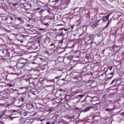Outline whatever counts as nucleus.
Instances as JSON below:
<instances>
[{
    "mask_svg": "<svg viewBox=\"0 0 124 124\" xmlns=\"http://www.w3.org/2000/svg\"><path fill=\"white\" fill-rule=\"evenodd\" d=\"M27 27H31V25L28 24V25H27Z\"/></svg>",
    "mask_w": 124,
    "mask_h": 124,
    "instance_id": "43",
    "label": "nucleus"
},
{
    "mask_svg": "<svg viewBox=\"0 0 124 124\" xmlns=\"http://www.w3.org/2000/svg\"><path fill=\"white\" fill-rule=\"evenodd\" d=\"M40 9H41L40 8H37L34 9V10L35 11H38L39 10H40Z\"/></svg>",
    "mask_w": 124,
    "mask_h": 124,
    "instance_id": "18",
    "label": "nucleus"
},
{
    "mask_svg": "<svg viewBox=\"0 0 124 124\" xmlns=\"http://www.w3.org/2000/svg\"><path fill=\"white\" fill-rule=\"evenodd\" d=\"M63 35V33L61 32L57 35H56V37H60V36H62Z\"/></svg>",
    "mask_w": 124,
    "mask_h": 124,
    "instance_id": "12",
    "label": "nucleus"
},
{
    "mask_svg": "<svg viewBox=\"0 0 124 124\" xmlns=\"http://www.w3.org/2000/svg\"><path fill=\"white\" fill-rule=\"evenodd\" d=\"M90 109H91V107H87V108L84 110V112H88V111H90Z\"/></svg>",
    "mask_w": 124,
    "mask_h": 124,
    "instance_id": "10",
    "label": "nucleus"
},
{
    "mask_svg": "<svg viewBox=\"0 0 124 124\" xmlns=\"http://www.w3.org/2000/svg\"><path fill=\"white\" fill-rule=\"evenodd\" d=\"M40 60H42V58H40Z\"/></svg>",
    "mask_w": 124,
    "mask_h": 124,
    "instance_id": "53",
    "label": "nucleus"
},
{
    "mask_svg": "<svg viewBox=\"0 0 124 124\" xmlns=\"http://www.w3.org/2000/svg\"><path fill=\"white\" fill-rule=\"evenodd\" d=\"M110 15H111V14H108V15H107L106 16H104V17H103L102 18V21L103 22V23H105V22H106V21H108V20H109V17H110Z\"/></svg>",
    "mask_w": 124,
    "mask_h": 124,
    "instance_id": "4",
    "label": "nucleus"
},
{
    "mask_svg": "<svg viewBox=\"0 0 124 124\" xmlns=\"http://www.w3.org/2000/svg\"><path fill=\"white\" fill-rule=\"evenodd\" d=\"M112 78H113V76H112L111 77H110V78H109V79H112Z\"/></svg>",
    "mask_w": 124,
    "mask_h": 124,
    "instance_id": "40",
    "label": "nucleus"
},
{
    "mask_svg": "<svg viewBox=\"0 0 124 124\" xmlns=\"http://www.w3.org/2000/svg\"><path fill=\"white\" fill-rule=\"evenodd\" d=\"M29 64H30V62L28 60V59H24L22 58L20 59L18 63L16 64V68L17 69H22V68H24L25 70H28V71H30V66H29Z\"/></svg>",
    "mask_w": 124,
    "mask_h": 124,
    "instance_id": "1",
    "label": "nucleus"
},
{
    "mask_svg": "<svg viewBox=\"0 0 124 124\" xmlns=\"http://www.w3.org/2000/svg\"><path fill=\"white\" fill-rule=\"evenodd\" d=\"M0 36H1V34H0Z\"/></svg>",
    "mask_w": 124,
    "mask_h": 124,
    "instance_id": "52",
    "label": "nucleus"
},
{
    "mask_svg": "<svg viewBox=\"0 0 124 124\" xmlns=\"http://www.w3.org/2000/svg\"><path fill=\"white\" fill-rule=\"evenodd\" d=\"M62 81H65V79H64V78H62Z\"/></svg>",
    "mask_w": 124,
    "mask_h": 124,
    "instance_id": "41",
    "label": "nucleus"
},
{
    "mask_svg": "<svg viewBox=\"0 0 124 124\" xmlns=\"http://www.w3.org/2000/svg\"><path fill=\"white\" fill-rule=\"evenodd\" d=\"M60 43H61V44H62V43H63V40L60 41Z\"/></svg>",
    "mask_w": 124,
    "mask_h": 124,
    "instance_id": "25",
    "label": "nucleus"
},
{
    "mask_svg": "<svg viewBox=\"0 0 124 124\" xmlns=\"http://www.w3.org/2000/svg\"><path fill=\"white\" fill-rule=\"evenodd\" d=\"M46 20L47 19H44L43 21V24L44 25V26H46V27H49V22H46Z\"/></svg>",
    "mask_w": 124,
    "mask_h": 124,
    "instance_id": "8",
    "label": "nucleus"
},
{
    "mask_svg": "<svg viewBox=\"0 0 124 124\" xmlns=\"http://www.w3.org/2000/svg\"><path fill=\"white\" fill-rule=\"evenodd\" d=\"M68 30V29H64V31H67Z\"/></svg>",
    "mask_w": 124,
    "mask_h": 124,
    "instance_id": "34",
    "label": "nucleus"
},
{
    "mask_svg": "<svg viewBox=\"0 0 124 124\" xmlns=\"http://www.w3.org/2000/svg\"><path fill=\"white\" fill-rule=\"evenodd\" d=\"M108 69H109V70H112V69H113V67H112V66H109V67H108Z\"/></svg>",
    "mask_w": 124,
    "mask_h": 124,
    "instance_id": "23",
    "label": "nucleus"
},
{
    "mask_svg": "<svg viewBox=\"0 0 124 124\" xmlns=\"http://www.w3.org/2000/svg\"><path fill=\"white\" fill-rule=\"evenodd\" d=\"M13 5L14 6H16V5H17V3H14Z\"/></svg>",
    "mask_w": 124,
    "mask_h": 124,
    "instance_id": "33",
    "label": "nucleus"
},
{
    "mask_svg": "<svg viewBox=\"0 0 124 124\" xmlns=\"http://www.w3.org/2000/svg\"><path fill=\"white\" fill-rule=\"evenodd\" d=\"M14 92V90L11 89H6L4 91H2L0 95L1 96L3 97V98H8L10 96V94Z\"/></svg>",
    "mask_w": 124,
    "mask_h": 124,
    "instance_id": "2",
    "label": "nucleus"
},
{
    "mask_svg": "<svg viewBox=\"0 0 124 124\" xmlns=\"http://www.w3.org/2000/svg\"><path fill=\"white\" fill-rule=\"evenodd\" d=\"M9 17H10V20H11V21H13V20H14V19H13L12 17H11V16H9Z\"/></svg>",
    "mask_w": 124,
    "mask_h": 124,
    "instance_id": "27",
    "label": "nucleus"
},
{
    "mask_svg": "<svg viewBox=\"0 0 124 124\" xmlns=\"http://www.w3.org/2000/svg\"><path fill=\"white\" fill-rule=\"evenodd\" d=\"M109 75H114V73L111 72V73H109Z\"/></svg>",
    "mask_w": 124,
    "mask_h": 124,
    "instance_id": "30",
    "label": "nucleus"
},
{
    "mask_svg": "<svg viewBox=\"0 0 124 124\" xmlns=\"http://www.w3.org/2000/svg\"><path fill=\"white\" fill-rule=\"evenodd\" d=\"M61 30H63V28H61Z\"/></svg>",
    "mask_w": 124,
    "mask_h": 124,
    "instance_id": "51",
    "label": "nucleus"
},
{
    "mask_svg": "<svg viewBox=\"0 0 124 124\" xmlns=\"http://www.w3.org/2000/svg\"><path fill=\"white\" fill-rule=\"evenodd\" d=\"M78 97H80V98H82V97H83L84 95L82 94H79V95H78Z\"/></svg>",
    "mask_w": 124,
    "mask_h": 124,
    "instance_id": "19",
    "label": "nucleus"
},
{
    "mask_svg": "<svg viewBox=\"0 0 124 124\" xmlns=\"http://www.w3.org/2000/svg\"><path fill=\"white\" fill-rule=\"evenodd\" d=\"M115 81H116V80H115V79H113V80L111 81V83H110V85H113V84H114V83L115 82Z\"/></svg>",
    "mask_w": 124,
    "mask_h": 124,
    "instance_id": "21",
    "label": "nucleus"
},
{
    "mask_svg": "<svg viewBox=\"0 0 124 124\" xmlns=\"http://www.w3.org/2000/svg\"><path fill=\"white\" fill-rule=\"evenodd\" d=\"M47 13H49L50 14V10H47Z\"/></svg>",
    "mask_w": 124,
    "mask_h": 124,
    "instance_id": "31",
    "label": "nucleus"
},
{
    "mask_svg": "<svg viewBox=\"0 0 124 124\" xmlns=\"http://www.w3.org/2000/svg\"><path fill=\"white\" fill-rule=\"evenodd\" d=\"M86 59L87 60H89V57L87 56V57H86Z\"/></svg>",
    "mask_w": 124,
    "mask_h": 124,
    "instance_id": "39",
    "label": "nucleus"
},
{
    "mask_svg": "<svg viewBox=\"0 0 124 124\" xmlns=\"http://www.w3.org/2000/svg\"><path fill=\"white\" fill-rule=\"evenodd\" d=\"M94 34H89L88 36L90 40H91V39H94Z\"/></svg>",
    "mask_w": 124,
    "mask_h": 124,
    "instance_id": "9",
    "label": "nucleus"
},
{
    "mask_svg": "<svg viewBox=\"0 0 124 124\" xmlns=\"http://www.w3.org/2000/svg\"><path fill=\"white\" fill-rule=\"evenodd\" d=\"M24 37V35H22V37Z\"/></svg>",
    "mask_w": 124,
    "mask_h": 124,
    "instance_id": "50",
    "label": "nucleus"
},
{
    "mask_svg": "<svg viewBox=\"0 0 124 124\" xmlns=\"http://www.w3.org/2000/svg\"><path fill=\"white\" fill-rule=\"evenodd\" d=\"M112 35H115V34L114 33L112 34Z\"/></svg>",
    "mask_w": 124,
    "mask_h": 124,
    "instance_id": "49",
    "label": "nucleus"
},
{
    "mask_svg": "<svg viewBox=\"0 0 124 124\" xmlns=\"http://www.w3.org/2000/svg\"><path fill=\"white\" fill-rule=\"evenodd\" d=\"M112 110H113V108L108 109V108H106L105 109V110L107 112H111Z\"/></svg>",
    "mask_w": 124,
    "mask_h": 124,
    "instance_id": "13",
    "label": "nucleus"
},
{
    "mask_svg": "<svg viewBox=\"0 0 124 124\" xmlns=\"http://www.w3.org/2000/svg\"><path fill=\"white\" fill-rule=\"evenodd\" d=\"M67 30H70V28H68V29H67Z\"/></svg>",
    "mask_w": 124,
    "mask_h": 124,
    "instance_id": "48",
    "label": "nucleus"
},
{
    "mask_svg": "<svg viewBox=\"0 0 124 124\" xmlns=\"http://www.w3.org/2000/svg\"><path fill=\"white\" fill-rule=\"evenodd\" d=\"M100 21H101V19H98V20H97V23H99Z\"/></svg>",
    "mask_w": 124,
    "mask_h": 124,
    "instance_id": "29",
    "label": "nucleus"
},
{
    "mask_svg": "<svg viewBox=\"0 0 124 124\" xmlns=\"http://www.w3.org/2000/svg\"><path fill=\"white\" fill-rule=\"evenodd\" d=\"M51 124V123L49 122H47L46 123V124Z\"/></svg>",
    "mask_w": 124,
    "mask_h": 124,
    "instance_id": "36",
    "label": "nucleus"
},
{
    "mask_svg": "<svg viewBox=\"0 0 124 124\" xmlns=\"http://www.w3.org/2000/svg\"><path fill=\"white\" fill-rule=\"evenodd\" d=\"M15 20H16V19H17V20H18V21H20V22H22V18L20 17L15 18Z\"/></svg>",
    "mask_w": 124,
    "mask_h": 124,
    "instance_id": "15",
    "label": "nucleus"
},
{
    "mask_svg": "<svg viewBox=\"0 0 124 124\" xmlns=\"http://www.w3.org/2000/svg\"><path fill=\"white\" fill-rule=\"evenodd\" d=\"M61 1V0H49V5L50 7H56V5Z\"/></svg>",
    "mask_w": 124,
    "mask_h": 124,
    "instance_id": "3",
    "label": "nucleus"
},
{
    "mask_svg": "<svg viewBox=\"0 0 124 124\" xmlns=\"http://www.w3.org/2000/svg\"><path fill=\"white\" fill-rule=\"evenodd\" d=\"M0 52L1 54H2L3 55H4V54H5V52H7V50H6V49H1L0 50Z\"/></svg>",
    "mask_w": 124,
    "mask_h": 124,
    "instance_id": "11",
    "label": "nucleus"
},
{
    "mask_svg": "<svg viewBox=\"0 0 124 124\" xmlns=\"http://www.w3.org/2000/svg\"><path fill=\"white\" fill-rule=\"evenodd\" d=\"M49 17V16H46V18L44 19V20H46V23H50L51 17H50V16H49V17Z\"/></svg>",
    "mask_w": 124,
    "mask_h": 124,
    "instance_id": "6",
    "label": "nucleus"
},
{
    "mask_svg": "<svg viewBox=\"0 0 124 124\" xmlns=\"http://www.w3.org/2000/svg\"><path fill=\"white\" fill-rule=\"evenodd\" d=\"M30 6H31V4H29Z\"/></svg>",
    "mask_w": 124,
    "mask_h": 124,
    "instance_id": "47",
    "label": "nucleus"
},
{
    "mask_svg": "<svg viewBox=\"0 0 124 124\" xmlns=\"http://www.w3.org/2000/svg\"><path fill=\"white\" fill-rule=\"evenodd\" d=\"M97 36L98 37H100V36H101V33H97Z\"/></svg>",
    "mask_w": 124,
    "mask_h": 124,
    "instance_id": "20",
    "label": "nucleus"
},
{
    "mask_svg": "<svg viewBox=\"0 0 124 124\" xmlns=\"http://www.w3.org/2000/svg\"><path fill=\"white\" fill-rule=\"evenodd\" d=\"M20 42L22 43L23 42V41H20Z\"/></svg>",
    "mask_w": 124,
    "mask_h": 124,
    "instance_id": "46",
    "label": "nucleus"
},
{
    "mask_svg": "<svg viewBox=\"0 0 124 124\" xmlns=\"http://www.w3.org/2000/svg\"><path fill=\"white\" fill-rule=\"evenodd\" d=\"M100 76H104V74H102Z\"/></svg>",
    "mask_w": 124,
    "mask_h": 124,
    "instance_id": "42",
    "label": "nucleus"
},
{
    "mask_svg": "<svg viewBox=\"0 0 124 124\" xmlns=\"http://www.w3.org/2000/svg\"><path fill=\"white\" fill-rule=\"evenodd\" d=\"M92 27L93 28H96V25L95 24H93L92 26Z\"/></svg>",
    "mask_w": 124,
    "mask_h": 124,
    "instance_id": "22",
    "label": "nucleus"
},
{
    "mask_svg": "<svg viewBox=\"0 0 124 124\" xmlns=\"http://www.w3.org/2000/svg\"><path fill=\"white\" fill-rule=\"evenodd\" d=\"M52 124H55L54 123H53Z\"/></svg>",
    "mask_w": 124,
    "mask_h": 124,
    "instance_id": "54",
    "label": "nucleus"
},
{
    "mask_svg": "<svg viewBox=\"0 0 124 124\" xmlns=\"http://www.w3.org/2000/svg\"><path fill=\"white\" fill-rule=\"evenodd\" d=\"M45 30H46L45 28H43V29L40 28L39 29V31H45Z\"/></svg>",
    "mask_w": 124,
    "mask_h": 124,
    "instance_id": "24",
    "label": "nucleus"
},
{
    "mask_svg": "<svg viewBox=\"0 0 124 124\" xmlns=\"http://www.w3.org/2000/svg\"><path fill=\"white\" fill-rule=\"evenodd\" d=\"M23 116H24V117L28 116V113L26 112H23Z\"/></svg>",
    "mask_w": 124,
    "mask_h": 124,
    "instance_id": "17",
    "label": "nucleus"
},
{
    "mask_svg": "<svg viewBox=\"0 0 124 124\" xmlns=\"http://www.w3.org/2000/svg\"><path fill=\"white\" fill-rule=\"evenodd\" d=\"M24 100H25V99H24V98H19V101H22L23 102H24Z\"/></svg>",
    "mask_w": 124,
    "mask_h": 124,
    "instance_id": "16",
    "label": "nucleus"
},
{
    "mask_svg": "<svg viewBox=\"0 0 124 124\" xmlns=\"http://www.w3.org/2000/svg\"><path fill=\"white\" fill-rule=\"evenodd\" d=\"M21 89V90H24V88L23 87H22Z\"/></svg>",
    "mask_w": 124,
    "mask_h": 124,
    "instance_id": "45",
    "label": "nucleus"
},
{
    "mask_svg": "<svg viewBox=\"0 0 124 124\" xmlns=\"http://www.w3.org/2000/svg\"><path fill=\"white\" fill-rule=\"evenodd\" d=\"M59 92H62V89H59Z\"/></svg>",
    "mask_w": 124,
    "mask_h": 124,
    "instance_id": "32",
    "label": "nucleus"
},
{
    "mask_svg": "<svg viewBox=\"0 0 124 124\" xmlns=\"http://www.w3.org/2000/svg\"><path fill=\"white\" fill-rule=\"evenodd\" d=\"M12 111H13V112H16V111L15 110H13Z\"/></svg>",
    "mask_w": 124,
    "mask_h": 124,
    "instance_id": "44",
    "label": "nucleus"
},
{
    "mask_svg": "<svg viewBox=\"0 0 124 124\" xmlns=\"http://www.w3.org/2000/svg\"><path fill=\"white\" fill-rule=\"evenodd\" d=\"M97 105H98V104L97 103L94 104L92 106H91V108H92V109H93L94 111H96V110L98 109Z\"/></svg>",
    "mask_w": 124,
    "mask_h": 124,
    "instance_id": "5",
    "label": "nucleus"
},
{
    "mask_svg": "<svg viewBox=\"0 0 124 124\" xmlns=\"http://www.w3.org/2000/svg\"><path fill=\"white\" fill-rule=\"evenodd\" d=\"M54 45H55V44L52 43L51 44H50V45H49V46H50V47H52V46H54Z\"/></svg>",
    "mask_w": 124,
    "mask_h": 124,
    "instance_id": "26",
    "label": "nucleus"
},
{
    "mask_svg": "<svg viewBox=\"0 0 124 124\" xmlns=\"http://www.w3.org/2000/svg\"><path fill=\"white\" fill-rule=\"evenodd\" d=\"M112 22V18H111V19L110 20H109L107 24V25L106 26H105L104 27L103 30H105L106 29H107V28H108L109 24L111 23Z\"/></svg>",
    "mask_w": 124,
    "mask_h": 124,
    "instance_id": "7",
    "label": "nucleus"
},
{
    "mask_svg": "<svg viewBox=\"0 0 124 124\" xmlns=\"http://www.w3.org/2000/svg\"><path fill=\"white\" fill-rule=\"evenodd\" d=\"M74 28V26H71V29H72V30H73V28Z\"/></svg>",
    "mask_w": 124,
    "mask_h": 124,
    "instance_id": "35",
    "label": "nucleus"
},
{
    "mask_svg": "<svg viewBox=\"0 0 124 124\" xmlns=\"http://www.w3.org/2000/svg\"><path fill=\"white\" fill-rule=\"evenodd\" d=\"M121 115H122V116H124V112H123L122 113H121Z\"/></svg>",
    "mask_w": 124,
    "mask_h": 124,
    "instance_id": "38",
    "label": "nucleus"
},
{
    "mask_svg": "<svg viewBox=\"0 0 124 124\" xmlns=\"http://www.w3.org/2000/svg\"><path fill=\"white\" fill-rule=\"evenodd\" d=\"M73 78H74V79H75V80H78V78H77V77H75Z\"/></svg>",
    "mask_w": 124,
    "mask_h": 124,
    "instance_id": "28",
    "label": "nucleus"
},
{
    "mask_svg": "<svg viewBox=\"0 0 124 124\" xmlns=\"http://www.w3.org/2000/svg\"><path fill=\"white\" fill-rule=\"evenodd\" d=\"M55 79H59V77H56L55 78Z\"/></svg>",
    "mask_w": 124,
    "mask_h": 124,
    "instance_id": "37",
    "label": "nucleus"
},
{
    "mask_svg": "<svg viewBox=\"0 0 124 124\" xmlns=\"http://www.w3.org/2000/svg\"><path fill=\"white\" fill-rule=\"evenodd\" d=\"M6 86L8 88H11L12 87H13V85L11 84H7Z\"/></svg>",
    "mask_w": 124,
    "mask_h": 124,
    "instance_id": "14",
    "label": "nucleus"
}]
</instances>
